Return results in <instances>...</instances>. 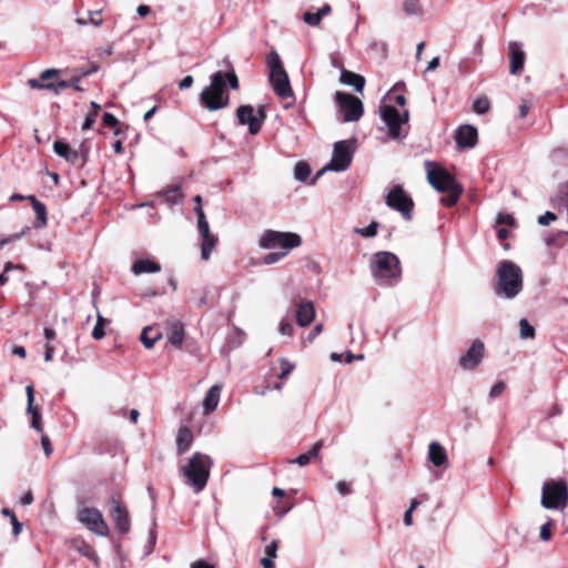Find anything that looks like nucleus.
Segmentation results:
<instances>
[{
	"label": "nucleus",
	"instance_id": "nucleus-1",
	"mask_svg": "<svg viewBox=\"0 0 568 568\" xmlns=\"http://www.w3.org/2000/svg\"><path fill=\"white\" fill-rule=\"evenodd\" d=\"M226 83H229L232 89L239 88V79L234 71L225 74L217 71L211 75L210 85L205 87L200 94L201 102L206 109L216 111L229 104Z\"/></svg>",
	"mask_w": 568,
	"mask_h": 568
},
{
	"label": "nucleus",
	"instance_id": "nucleus-2",
	"mask_svg": "<svg viewBox=\"0 0 568 568\" xmlns=\"http://www.w3.org/2000/svg\"><path fill=\"white\" fill-rule=\"evenodd\" d=\"M521 268L513 261H501L496 271L494 293L497 297L514 300L523 290Z\"/></svg>",
	"mask_w": 568,
	"mask_h": 568
},
{
	"label": "nucleus",
	"instance_id": "nucleus-3",
	"mask_svg": "<svg viewBox=\"0 0 568 568\" xmlns=\"http://www.w3.org/2000/svg\"><path fill=\"white\" fill-rule=\"evenodd\" d=\"M212 466V458L197 452L180 467L179 471L184 478V484L191 487L195 494H199L206 487Z\"/></svg>",
	"mask_w": 568,
	"mask_h": 568
},
{
	"label": "nucleus",
	"instance_id": "nucleus-4",
	"mask_svg": "<svg viewBox=\"0 0 568 568\" xmlns=\"http://www.w3.org/2000/svg\"><path fill=\"white\" fill-rule=\"evenodd\" d=\"M428 183L438 192L446 193L440 199V203L445 206H453L457 203L463 187L457 183L454 176L443 168H437L433 162L426 161Z\"/></svg>",
	"mask_w": 568,
	"mask_h": 568
},
{
	"label": "nucleus",
	"instance_id": "nucleus-5",
	"mask_svg": "<svg viewBox=\"0 0 568 568\" xmlns=\"http://www.w3.org/2000/svg\"><path fill=\"white\" fill-rule=\"evenodd\" d=\"M372 275L379 286L390 287L400 281L402 270L398 257L390 252H377L371 261Z\"/></svg>",
	"mask_w": 568,
	"mask_h": 568
},
{
	"label": "nucleus",
	"instance_id": "nucleus-6",
	"mask_svg": "<svg viewBox=\"0 0 568 568\" xmlns=\"http://www.w3.org/2000/svg\"><path fill=\"white\" fill-rule=\"evenodd\" d=\"M301 244L302 237L294 232L265 230L258 239V246L262 250L285 252L286 255Z\"/></svg>",
	"mask_w": 568,
	"mask_h": 568
},
{
	"label": "nucleus",
	"instance_id": "nucleus-7",
	"mask_svg": "<svg viewBox=\"0 0 568 568\" xmlns=\"http://www.w3.org/2000/svg\"><path fill=\"white\" fill-rule=\"evenodd\" d=\"M270 82L275 93L282 99L293 95L288 75L283 67L281 58L276 51H271L266 57Z\"/></svg>",
	"mask_w": 568,
	"mask_h": 568
},
{
	"label": "nucleus",
	"instance_id": "nucleus-8",
	"mask_svg": "<svg viewBox=\"0 0 568 568\" xmlns=\"http://www.w3.org/2000/svg\"><path fill=\"white\" fill-rule=\"evenodd\" d=\"M541 506L562 510L568 505V485L565 479L548 480L542 485Z\"/></svg>",
	"mask_w": 568,
	"mask_h": 568
},
{
	"label": "nucleus",
	"instance_id": "nucleus-9",
	"mask_svg": "<svg viewBox=\"0 0 568 568\" xmlns=\"http://www.w3.org/2000/svg\"><path fill=\"white\" fill-rule=\"evenodd\" d=\"M355 150L356 143L354 140L335 142L331 161L317 173V175H321L325 171H346L353 161Z\"/></svg>",
	"mask_w": 568,
	"mask_h": 568
},
{
	"label": "nucleus",
	"instance_id": "nucleus-10",
	"mask_svg": "<svg viewBox=\"0 0 568 568\" xmlns=\"http://www.w3.org/2000/svg\"><path fill=\"white\" fill-rule=\"evenodd\" d=\"M385 204L399 212L405 221L413 219L414 201L402 185H395L387 192Z\"/></svg>",
	"mask_w": 568,
	"mask_h": 568
},
{
	"label": "nucleus",
	"instance_id": "nucleus-11",
	"mask_svg": "<svg viewBox=\"0 0 568 568\" xmlns=\"http://www.w3.org/2000/svg\"><path fill=\"white\" fill-rule=\"evenodd\" d=\"M335 101L338 105L339 113L343 115L344 122L357 121L363 115V103L358 98L347 93L336 92Z\"/></svg>",
	"mask_w": 568,
	"mask_h": 568
},
{
	"label": "nucleus",
	"instance_id": "nucleus-12",
	"mask_svg": "<svg viewBox=\"0 0 568 568\" xmlns=\"http://www.w3.org/2000/svg\"><path fill=\"white\" fill-rule=\"evenodd\" d=\"M78 519L87 526L89 530L99 535L106 536L109 534V527L103 519L101 511L97 508H83L78 514Z\"/></svg>",
	"mask_w": 568,
	"mask_h": 568
},
{
	"label": "nucleus",
	"instance_id": "nucleus-13",
	"mask_svg": "<svg viewBox=\"0 0 568 568\" xmlns=\"http://www.w3.org/2000/svg\"><path fill=\"white\" fill-rule=\"evenodd\" d=\"M382 119L388 128V134L392 139H398L402 136L400 125L407 123L408 111L405 110L400 114L394 106L384 105L382 108Z\"/></svg>",
	"mask_w": 568,
	"mask_h": 568
},
{
	"label": "nucleus",
	"instance_id": "nucleus-14",
	"mask_svg": "<svg viewBox=\"0 0 568 568\" xmlns=\"http://www.w3.org/2000/svg\"><path fill=\"white\" fill-rule=\"evenodd\" d=\"M236 116L240 124L248 125V132L251 134H256L261 130L265 118L262 109L258 110V114H255L254 109L251 105H241L236 111Z\"/></svg>",
	"mask_w": 568,
	"mask_h": 568
},
{
	"label": "nucleus",
	"instance_id": "nucleus-15",
	"mask_svg": "<svg viewBox=\"0 0 568 568\" xmlns=\"http://www.w3.org/2000/svg\"><path fill=\"white\" fill-rule=\"evenodd\" d=\"M485 353L484 343L480 339H475L466 354L459 357V365L465 371L476 368L483 361Z\"/></svg>",
	"mask_w": 568,
	"mask_h": 568
},
{
	"label": "nucleus",
	"instance_id": "nucleus-16",
	"mask_svg": "<svg viewBox=\"0 0 568 568\" xmlns=\"http://www.w3.org/2000/svg\"><path fill=\"white\" fill-rule=\"evenodd\" d=\"M197 230L202 237L201 256L204 261H207L210 258L211 252L215 247L217 240L210 232V226L206 217L197 220Z\"/></svg>",
	"mask_w": 568,
	"mask_h": 568
},
{
	"label": "nucleus",
	"instance_id": "nucleus-17",
	"mask_svg": "<svg viewBox=\"0 0 568 568\" xmlns=\"http://www.w3.org/2000/svg\"><path fill=\"white\" fill-rule=\"evenodd\" d=\"M478 140V131L470 124H464L455 131V141L460 149H473Z\"/></svg>",
	"mask_w": 568,
	"mask_h": 568
},
{
	"label": "nucleus",
	"instance_id": "nucleus-18",
	"mask_svg": "<svg viewBox=\"0 0 568 568\" xmlns=\"http://www.w3.org/2000/svg\"><path fill=\"white\" fill-rule=\"evenodd\" d=\"M53 151L57 155L65 159L72 164H83L85 162V154L79 150H72L67 143L58 140L53 143Z\"/></svg>",
	"mask_w": 568,
	"mask_h": 568
},
{
	"label": "nucleus",
	"instance_id": "nucleus-19",
	"mask_svg": "<svg viewBox=\"0 0 568 568\" xmlns=\"http://www.w3.org/2000/svg\"><path fill=\"white\" fill-rule=\"evenodd\" d=\"M113 508L111 510V517L118 528V530L122 534H125L130 530V516L128 510L114 498H112Z\"/></svg>",
	"mask_w": 568,
	"mask_h": 568
},
{
	"label": "nucleus",
	"instance_id": "nucleus-20",
	"mask_svg": "<svg viewBox=\"0 0 568 568\" xmlns=\"http://www.w3.org/2000/svg\"><path fill=\"white\" fill-rule=\"evenodd\" d=\"M315 306L311 301H302L296 308V323L301 327L308 326L315 318Z\"/></svg>",
	"mask_w": 568,
	"mask_h": 568
},
{
	"label": "nucleus",
	"instance_id": "nucleus-21",
	"mask_svg": "<svg viewBox=\"0 0 568 568\" xmlns=\"http://www.w3.org/2000/svg\"><path fill=\"white\" fill-rule=\"evenodd\" d=\"M27 395V414L31 415V427L37 432L42 430L41 415L39 409L34 406V389L32 385L26 386Z\"/></svg>",
	"mask_w": 568,
	"mask_h": 568
},
{
	"label": "nucleus",
	"instance_id": "nucleus-22",
	"mask_svg": "<svg viewBox=\"0 0 568 568\" xmlns=\"http://www.w3.org/2000/svg\"><path fill=\"white\" fill-rule=\"evenodd\" d=\"M509 53H510V65L509 71L511 74H517L523 71L524 62H525V52L517 42L509 43Z\"/></svg>",
	"mask_w": 568,
	"mask_h": 568
},
{
	"label": "nucleus",
	"instance_id": "nucleus-23",
	"mask_svg": "<svg viewBox=\"0 0 568 568\" xmlns=\"http://www.w3.org/2000/svg\"><path fill=\"white\" fill-rule=\"evenodd\" d=\"M222 386L219 384L213 385L206 393L203 399V410L205 415L211 414L216 409L220 397H221Z\"/></svg>",
	"mask_w": 568,
	"mask_h": 568
},
{
	"label": "nucleus",
	"instance_id": "nucleus-24",
	"mask_svg": "<svg viewBox=\"0 0 568 568\" xmlns=\"http://www.w3.org/2000/svg\"><path fill=\"white\" fill-rule=\"evenodd\" d=\"M168 342L175 348H181L184 342V326L180 321L169 324Z\"/></svg>",
	"mask_w": 568,
	"mask_h": 568
},
{
	"label": "nucleus",
	"instance_id": "nucleus-25",
	"mask_svg": "<svg viewBox=\"0 0 568 568\" xmlns=\"http://www.w3.org/2000/svg\"><path fill=\"white\" fill-rule=\"evenodd\" d=\"M428 459L436 467L445 465L447 463L445 448L439 443L432 442L428 446Z\"/></svg>",
	"mask_w": 568,
	"mask_h": 568
},
{
	"label": "nucleus",
	"instance_id": "nucleus-26",
	"mask_svg": "<svg viewBox=\"0 0 568 568\" xmlns=\"http://www.w3.org/2000/svg\"><path fill=\"white\" fill-rule=\"evenodd\" d=\"M193 443V433L191 429L186 426H182L179 429L178 437H176V448L179 455H183L185 452L189 450Z\"/></svg>",
	"mask_w": 568,
	"mask_h": 568
},
{
	"label": "nucleus",
	"instance_id": "nucleus-27",
	"mask_svg": "<svg viewBox=\"0 0 568 568\" xmlns=\"http://www.w3.org/2000/svg\"><path fill=\"white\" fill-rule=\"evenodd\" d=\"M161 271V265L149 258H141L134 262L132 266V272L135 275H140L143 273H158Z\"/></svg>",
	"mask_w": 568,
	"mask_h": 568
},
{
	"label": "nucleus",
	"instance_id": "nucleus-28",
	"mask_svg": "<svg viewBox=\"0 0 568 568\" xmlns=\"http://www.w3.org/2000/svg\"><path fill=\"white\" fill-rule=\"evenodd\" d=\"M332 12V7L329 4H324L316 12H305L303 14V21L311 27H318L324 17L328 16Z\"/></svg>",
	"mask_w": 568,
	"mask_h": 568
},
{
	"label": "nucleus",
	"instance_id": "nucleus-29",
	"mask_svg": "<svg viewBox=\"0 0 568 568\" xmlns=\"http://www.w3.org/2000/svg\"><path fill=\"white\" fill-rule=\"evenodd\" d=\"M341 82L346 85H352L357 92H362L365 85V79L362 75L345 69L341 72Z\"/></svg>",
	"mask_w": 568,
	"mask_h": 568
},
{
	"label": "nucleus",
	"instance_id": "nucleus-30",
	"mask_svg": "<svg viewBox=\"0 0 568 568\" xmlns=\"http://www.w3.org/2000/svg\"><path fill=\"white\" fill-rule=\"evenodd\" d=\"M322 447L323 440H317L307 453L301 454L292 460V463H295L301 467L308 465L311 460L320 454Z\"/></svg>",
	"mask_w": 568,
	"mask_h": 568
},
{
	"label": "nucleus",
	"instance_id": "nucleus-31",
	"mask_svg": "<svg viewBox=\"0 0 568 568\" xmlns=\"http://www.w3.org/2000/svg\"><path fill=\"white\" fill-rule=\"evenodd\" d=\"M28 200L31 201L32 207L34 210V213L37 215L38 225L37 226H43L47 224V209L43 203L38 201L36 196L29 195Z\"/></svg>",
	"mask_w": 568,
	"mask_h": 568
},
{
	"label": "nucleus",
	"instance_id": "nucleus-32",
	"mask_svg": "<svg viewBox=\"0 0 568 568\" xmlns=\"http://www.w3.org/2000/svg\"><path fill=\"white\" fill-rule=\"evenodd\" d=\"M311 174V168L306 162L300 161L294 168V178L297 181L305 182Z\"/></svg>",
	"mask_w": 568,
	"mask_h": 568
},
{
	"label": "nucleus",
	"instance_id": "nucleus-33",
	"mask_svg": "<svg viewBox=\"0 0 568 568\" xmlns=\"http://www.w3.org/2000/svg\"><path fill=\"white\" fill-rule=\"evenodd\" d=\"M519 335L523 339H531L535 337V328L526 318L519 321Z\"/></svg>",
	"mask_w": 568,
	"mask_h": 568
},
{
	"label": "nucleus",
	"instance_id": "nucleus-34",
	"mask_svg": "<svg viewBox=\"0 0 568 568\" xmlns=\"http://www.w3.org/2000/svg\"><path fill=\"white\" fill-rule=\"evenodd\" d=\"M106 323H109V321H106L101 314L98 313L97 323L92 329V337L94 339L99 341L104 337V335H105L104 325Z\"/></svg>",
	"mask_w": 568,
	"mask_h": 568
},
{
	"label": "nucleus",
	"instance_id": "nucleus-35",
	"mask_svg": "<svg viewBox=\"0 0 568 568\" xmlns=\"http://www.w3.org/2000/svg\"><path fill=\"white\" fill-rule=\"evenodd\" d=\"M152 332V327H145L141 333V342L145 346V348H152L155 342L161 337L160 333H156L154 336H149V333Z\"/></svg>",
	"mask_w": 568,
	"mask_h": 568
},
{
	"label": "nucleus",
	"instance_id": "nucleus-36",
	"mask_svg": "<svg viewBox=\"0 0 568 568\" xmlns=\"http://www.w3.org/2000/svg\"><path fill=\"white\" fill-rule=\"evenodd\" d=\"M378 223L372 221L366 227H356L354 232L363 237H374L377 233Z\"/></svg>",
	"mask_w": 568,
	"mask_h": 568
},
{
	"label": "nucleus",
	"instance_id": "nucleus-37",
	"mask_svg": "<svg viewBox=\"0 0 568 568\" xmlns=\"http://www.w3.org/2000/svg\"><path fill=\"white\" fill-rule=\"evenodd\" d=\"M490 108L489 100L486 97L477 98L473 103V110L477 114H485Z\"/></svg>",
	"mask_w": 568,
	"mask_h": 568
},
{
	"label": "nucleus",
	"instance_id": "nucleus-38",
	"mask_svg": "<svg viewBox=\"0 0 568 568\" xmlns=\"http://www.w3.org/2000/svg\"><path fill=\"white\" fill-rule=\"evenodd\" d=\"M286 256L287 255L285 254V252L272 251V252L267 253L266 255H264L262 263L264 265H273V264L281 262Z\"/></svg>",
	"mask_w": 568,
	"mask_h": 568
},
{
	"label": "nucleus",
	"instance_id": "nucleus-39",
	"mask_svg": "<svg viewBox=\"0 0 568 568\" xmlns=\"http://www.w3.org/2000/svg\"><path fill=\"white\" fill-rule=\"evenodd\" d=\"M165 202H168L170 205H176L182 202V194L179 191V187H174L171 190H168L164 193Z\"/></svg>",
	"mask_w": 568,
	"mask_h": 568
},
{
	"label": "nucleus",
	"instance_id": "nucleus-40",
	"mask_svg": "<svg viewBox=\"0 0 568 568\" xmlns=\"http://www.w3.org/2000/svg\"><path fill=\"white\" fill-rule=\"evenodd\" d=\"M403 10L406 14L413 16L420 11V7L417 0H406L403 4Z\"/></svg>",
	"mask_w": 568,
	"mask_h": 568
},
{
	"label": "nucleus",
	"instance_id": "nucleus-41",
	"mask_svg": "<svg viewBox=\"0 0 568 568\" xmlns=\"http://www.w3.org/2000/svg\"><path fill=\"white\" fill-rule=\"evenodd\" d=\"M280 363H281V373L278 374V378L284 379L292 373V371L294 369L295 366H294V364L288 362L286 358H282L280 361Z\"/></svg>",
	"mask_w": 568,
	"mask_h": 568
},
{
	"label": "nucleus",
	"instance_id": "nucleus-42",
	"mask_svg": "<svg viewBox=\"0 0 568 568\" xmlns=\"http://www.w3.org/2000/svg\"><path fill=\"white\" fill-rule=\"evenodd\" d=\"M70 87H71V82H69L67 80H60V81L51 82V83L47 84V89L52 90L55 93H59L61 90H64Z\"/></svg>",
	"mask_w": 568,
	"mask_h": 568
},
{
	"label": "nucleus",
	"instance_id": "nucleus-43",
	"mask_svg": "<svg viewBox=\"0 0 568 568\" xmlns=\"http://www.w3.org/2000/svg\"><path fill=\"white\" fill-rule=\"evenodd\" d=\"M101 10L95 11H89L88 16L89 23L93 24L94 27H100L103 23V19L101 18Z\"/></svg>",
	"mask_w": 568,
	"mask_h": 568
},
{
	"label": "nucleus",
	"instance_id": "nucleus-44",
	"mask_svg": "<svg viewBox=\"0 0 568 568\" xmlns=\"http://www.w3.org/2000/svg\"><path fill=\"white\" fill-rule=\"evenodd\" d=\"M278 332L283 336H292L293 332H294V327H293V325L291 323L285 322L284 320H282L280 322Z\"/></svg>",
	"mask_w": 568,
	"mask_h": 568
},
{
	"label": "nucleus",
	"instance_id": "nucleus-45",
	"mask_svg": "<svg viewBox=\"0 0 568 568\" xmlns=\"http://www.w3.org/2000/svg\"><path fill=\"white\" fill-rule=\"evenodd\" d=\"M277 549H278V541L276 539H273L268 545L265 547V556L271 558L277 557Z\"/></svg>",
	"mask_w": 568,
	"mask_h": 568
},
{
	"label": "nucleus",
	"instance_id": "nucleus-46",
	"mask_svg": "<svg viewBox=\"0 0 568 568\" xmlns=\"http://www.w3.org/2000/svg\"><path fill=\"white\" fill-rule=\"evenodd\" d=\"M551 526L552 521L548 520L540 527V538L545 541H548L551 538Z\"/></svg>",
	"mask_w": 568,
	"mask_h": 568
},
{
	"label": "nucleus",
	"instance_id": "nucleus-47",
	"mask_svg": "<svg viewBox=\"0 0 568 568\" xmlns=\"http://www.w3.org/2000/svg\"><path fill=\"white\" fill-rule=\"evenodd\" d=\"M506 388V384L504 382H497L489 390V397L490 398H496L498 397L499 395L503 394V392L505 390Z\"/></svg>",
	"mask_w": 568,
	"mask_h": 568
},
{
	"label": "nucleus",
	"instance_id": "nucleus-48",
	"mask_svg": "<svg viewBox=\"0 0 568 568\" xmlns=\"http://www.w3.org/2000/svg\"><path fill=\"white\" fill-rule=\"evenodd\" d=\"M556 219H557V216L555 213L547 211L545 214H542L538 217V223L542 226H546V225L550 224L552 221H555Z\"/></svg>",
	"mask_w": 568,
	"mask_h": 568
},
{
	"label": "nucleus",
	"instance_id": "nucleus-49",
	"mask_svg": "<svg viewBox=\"0 0 568 568\" xmlns=\"http://www.w3.org/2000/svg\"><path fill=\"white\" fill-rule=\"evenodd\" d=\"M496 222L498 224L513 225L515 223V219L510 214L499 213L496 217Z\"/></svg>",
	"mask_w": 568,
	"mask_h": 568
},
{
	"label": "nucleus",
	"instance_id": "nucleus-50",
	"mask_svg": "<svg viewBox=\"0 0 568 568\" xmlns=\"http://www.w3.org/2000/svg\"><path fill=\"white\" fill-rule=\"evenodd\" d=\"M97 116H98L97 112H90V113L85 116V119H84V121H83V123H82V130H89V129H91L92 124H93V123L95 122V120H97Z\"/></svg>",
	"mask_w": 568,
	"mask_h": 568
},
{
	"label": "nucleus",
	"instance_id": "nucleus-51",
	"mask_svg": "<svg viewBox=\"0 0 568 568\" xmlns=\"http://www.w3.org/2000/svg\"><path fill=\"white\" fill-rule=\"evenodd\" d=\"M323 332V324H316L307 336V342L312 343Z\"/></svg>",
	"mask_w": 568,
	"mask_h": 568
},
{
	"label": "nucleus",
	"instance_id": "nucleus-52",
	"mask_svg": "<svg viewBox=\"0 0 568 568\" xmlns=\"http://www.w3.org/2000/svg\"><path fill=\"white\" fill-rule=\"evenodd\" d=\"M103 124L106 126H115L118 124V119L111 113H104L102 116Z\"/></svg>",
	"mask_w": 568,
	"mask_h": 568
},
{
	"label": "nucleus",
	"instance_id": "nucleus-53",
	"mask_svg": "<svg viewBox=\"0 0 568 568\" xmlns=\"http://www.w3.org/2000/svg\"><path fill=\"white\" fill-rule=\"evenodd\" d=\"M336 489L342 495H348L351 493L349 484L344 480L336 484Z\"/></svg>",
	"mask_w": 568,
	"mask_h": 568
},
{
	"label": "nucleus",
	"instance_id": "nucleus-54",
	"mask_svg": "<svg viewBox=\"0 0 568 568\" xmlns=\"http://www.w3.org/2000/svg\"><path fill=\"white\" fill-rule=\"evenodd\" d=\"M190 568H215V567L204 559H199V560L193 561L190 565Z\"/></svg>",
	"mask_w": 568,
	"mask_h": 568
},
{
	"label": "nucleus",
	"instance_id": "nucleus-55",
	"mask_svg": "<svg viewBox=\"0 0 568 568\" xmlns=\"http://www.w3.org/2000/svg\"><path fill=\"white\" fill-rule=\"evenodd\" d=\"M193 82H194L193 77H191V75H186V77H184V78L180 81V83H179V88H180L181 90H186V89H189V88H191V87H192Z\"/></svg>",
	"mask_w": 568,
	"mask_h": 568
},
{
	"label": "nucleus",
	"instance_id": "nucleus-56",
	"mask_svg": "<svg viewBox=\"0 0 568 568\" xmlns=\"http://www.w3.org/2000/svg\"><path fill=\"white\" fill-rule=\"evenodd\" d=\"M28 84L30 88L32 89H47V84L48 83H44L42 80L39 79H30L28 81Z\"/></svg>",
	"mask_w": 568,
	"mask_h": 568
},
{
	"label": "nucleus",
	"instance_id": "nucleus-57",
	"mask_svg": "<svg viewBox=\"0 0 568 568\" xmlns=\"http://www.w3.org/2000/svg\"><path fill=\"white\" fill-rule=\"evenodd\" d=\"M13 528V535L18 536L22 531V524L18 520L17 516H12L10 519Z\"/></svg>",
	"mask_w": 568,
	"mask_h": 568
},
{
	"label": "nucleus",
	"instance_id": "nucleus-58",
	"mask_svg": "<svg viewBox=\"0 0 568 568\" xmlns=\"http://www.w3.org/2000/svg\"><path fill=\"white\" fill-rule=\"evenodd\" d=\"M58 73V70L55 69H47L40 74V80L43 82L48 81L49 79H52Z\"/></svg>",
	"mask_w": 568,
	"mask_h": 568
},
{
	"label": "nucleus",
	"instance_id": "nucleus-59",
	"mask_svg": "<svg viewBox=\"0 0 568 568\" xmlns=\"http://www.w3.org/2000/svg\"><path fill=\"white\" fill-rule=\"evenodd\" d=\"M41 444L44 450V454L49 456L51 454V443L48 436H42Z\"/></svg>",
	"mask_w": 568,
	"mask_h": 568
},
{
	"label": "nucleus",
	"instance_id": "nucleus-60",
	"mask_svg": "<svg viewBox=\"0 0 568 568\" xmlns=\"http://www.w3.org/2000/svg\"><path fill=\"white\" fill-rule=\"evenodd\" d=\"M44 361L45 362H50L52 359V356H53V346L50 344V343H47L44 345Z\"/></svg>",
	"mask_w": 568,
	"mask_h": 568
},
{
	"label": "nucleus",
	"instance_id": "nucleus-61",
	"mask_svg": "<svg viewBox=\"0 0 568 568\" xmlns=\"http://www.w3.org/2000/svg\"><path fill=\"white\" fill-rule=\"evenodd\" d=\"M274 558H271V557H262L261 558V565L263 568H274L275 565H274V561H273Z\"/></svg>",
	"mask_w": 568,
	"mask_h": 568
},
{
	"label": "nucleus",
	"instance_id": "nucleus-62",
	"mask_svg": "<svg viewBox=\"0 0 568 568\" xmlns=\"http://www.w3.org/2000/svg\"><path fill=\"white\" fill-rule=\"evenodd\" d=\"M21 504L24 505V506H28V505H31L33 503V495L31 491H27L22 497H21Z\"/></svg>",
	"mask_w": 568,
	"mask_h": 568
},
{
	"label": "nucleus",
	"instance_id": "nucleus-63",
	"mask_svg": "<svg viewBox=\"0 0 568 568\" xmlns=\"http://www.w3.org/2000/svg\"><path fill=\"white\" fill-rule=\"evenodd\" d=\"M439 65V58L438 57H435L433 58L427 68H426V71L429 72V71H434L437 67Z\"/></svg>",
	"mask_w": 568,
	"mask_h": 568
},
{
	"label": "nucleus",
	"instance_id": "nucleus-64",
	"mask_svg": "<svg viewBox=\"0 0 568 568\" xmlns=\"http://www.w3.org/2000/svg\"><path fill=\"white\" fill-rule=\"evenodd\" d=\"M136 12L140 17H145L150 13V7L146 4H141L138 7Z\"/></svg>",
	"mask_w": 568,
	"mask_h": 568
}]
</instances>
